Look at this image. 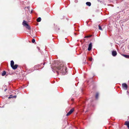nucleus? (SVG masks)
Instances as JSON below:
<instances>
[{
    "mask_svg": "<svg viewBox=\"0 0 129 129\" xmlns=\"http://www.w3.org/2000/svg\"><path fill=\"white\" fill-rule=\"evenodd\" d=\"M62 67H61L60 68L59 67H58V69L57 68V69L58 70H61V71L62 70V73L63 75H65L66 74V73L67 72V69L65 67H64L63 68L62 67Z\"/></svg>",
    "mask_w": 129,
    "mask_h": 129,
    "instance_id": "1",
    "label": "nucleus"
},
{
    "mask_svg": "<svg viewBox=\"0 0 129 129\" xmlns=\"http://www.w3.org/2000/svg\"><path fill=\"white\" fill-rule=\"evenodd\" d=\"M22 24L28 30H30L31 28L29 25L27 23V22L25 20H23L22 22Z\"/></svg>",
    "mask_w": 129,
    "mask_h": 129,
    "instance_id": "2",
    "label": "nucleus"
},
{
    "mask_svg": "<svg viewBox=\"0 0 129 129\" xmlns=\"http://www.w3.org/2000/svg\"><path fill=\"white\" fill-rule=\"evenodd\" d=\"M122 86L124 89L126 90L127 89V86L125 83H123L122 84Z\"/></svg>",
    "mask_w": 129,
    "mask_h": 129,
    "instance_id": "3",
    "label": "nucleus"
},
{
    "mask_svg": "<svg viewBox=\"0 0 129 129\" xmlns=\"http://www.w3.org/2000/svg\"><path fill=\"white\" fill-rule=\"evenodd\" d=\"M74 109H71L70 111L66 115L68 116L71 114L73 111Z\"/></svg>",
    "mask_w": 129,
    "mask_h": 129,
    "instance_id": "4",
    "label": "nucleus"
},
{
    "mask_svg": "<svg viewBox=\"0 0 129 129\" xmlns=\"http://www.w3.org/2000/svg\"><path fill=\"white\" fill-rule=\"evenodd\" d=\"M18 65L17 64H15V65L12 66L11 67L13 70H15L17 69L18 67Z\"/></svg>",
    "mask_w": 129,
    "mask_h": 129,
    "instance_id": "5",
    "label": "nucleus"
},
{
    "mask_svg": "<svg viewBox=\"0 0 129 129\" xmlns=\"http://www.w3.org/2000/svg\"><path fill=\"white\" fill-rule=\"evenodd\" d=\"M92 47V44L91 43H90L88 46V51H90L91 50Z\"/></svg>",
    "mask_w": 129,
    "mask_h": 129,
    "instance_id": "6",
    "label": "nucleus"
},
{
    "mask_svg": "<svg viewBox=\"0 0 129 129\" xmlns=\"http://www.w3.org/2000/svg\"><path fill=\"white\" fill-rule=\"evenodd\" d=\"M112 55L113 56H115L117 55V53L116 51H113L112 52Z\"/></svg>",
    "mask_w": 129,
    "mask_h": 129,
    "instance_id": "7",
    "label": "nucleus"
},
{
    "mask_svg": "<svg viewBox=\"0 0 129 129\" xmlns=\"http://www.w3.org/2000/svg\"><path fill=\"white\" fill-rule=\"evenodd\" d=\"M125 124L126 125L128 128H129V121L125 122Z\"/></svg>",
    "mask_w": 129,
    "mask_h": 129,
    "instance_id": "8",
    "label": "nucleus"
},
{
    "mask_svg": "<svg viewBox=\"0 0 129 129\" xmlns=\"http://www.w3.org/2000/svg\"><path fill=\"white\" fill-rule=\"evenodd\" d=\"M52 71L54 73L56 72V67H54L52 68Z\"/></svg>",
    "mask_w": 129,
    "mask_h": 129,
    "instance_id": "9",
    "label": "nucleus"
},
{
    "mask_svg": "<svg viewBox=\"0 0 129 129\" xmlns=\"http://www.w3.org/2000/svg\"><path fill=\"white\" fill-rule=\"evenodd\" d=\"M14 64V62L13 60H11V61L10 65L11 67L13 66Z\"/></svg>",
    "mask_w": 129,
    "mask_h": 129,
    "instance_id": "10",
    "label": "nucleus"
},
{
    "mask_svg": "<svg viewBox=\"0 0 129 129\" xmlns=\"http://www.w3.org/2000/svg\"><path fill=\"white\" fill-rule=\"evenodd\" d=\"M41 18L40 17L38 18L37 20V21L38 22H40L41 21Z\"/></svg>",
    "mask_w": 129,
    "mask_h": 129,
    "instance_id": "11",
    "label": "nucleus"
},
{
    "mask_svg": "<svg viewBox=\"0 0 129 129\" xmlns=\"http://www.w3.org/2000/svg\"><path fill=\"white\" fill-rule=\"evenodd\" d=\"M86 4L89 6H90L91 5V3L90 2H87L86 3Z\"/></svg>",
    "mask_w": 129,
    "mask_h": 129,
    "instance_id": "12",
    "label": "nucleus"
},
{
    "mask_svg": "<svg viewBox=\"0 0 129 129\" xmlns=\"http://www.w3.org/2000/svg\"><path fill=\"white\" fill-rule=\"evenodd\" d=\"M6 74V72L5 71H3V72L2 74V76H5Z\"/></svg>",
    "mask_w": 129,
    "mask_h": 129,
    "instance_id": "13",
    "label": "nucleus"
},
{
    "mask_svg": "<svg viewBox=\"0 0 129 129\" xmlns=\"http://www.w3.org/2000/svg\"><path fill=\"white\" fill-rule=\"evenodd\" d=\"M123 55L124 57H125L126 58H128L129 57V55H125L123 54Z\"/></svg>",
    "mask_w": 129,
    "mask_h": 129,
    "instance_id": "14",
    "label": "nucleus"
},
{
    "mask_svg": "<svg viewBox=\"0 0 129 129\" xmlns=\"http://www.w3.org/2000/svg\"><path fill=\"white\" fill-rule=\"evenodd\" d=\"M12 95H10V96L8 98L10 99L11 98H13V97H14Z\"/></svg>",
    "mask_w": 129,
    "mask_h": 129,
    "instance_id": "15",
    "label": "nucleus"
},
{
    "mask_svg": "<svg viewBox=\"0 0 129 129\" xmlns=\"http://www.w3.org/2000/svg\"><path fill=\"white\" fill-rule=\"evenodd\" d=\"M98 95H99L98 94V93H97L96 94V96H95L96 98V99H97L98 98Z\"/></svg>",
    "mask_w": 129,
    "mask_h": 129,
    "instance_id": "16",
    "label": "nucleus"
},
{
    "mask_svg": "<svg viewBox=\"0 0 129 129\" xmlns=\"http://www.w3.org/2000/svg\"><path fill=\"white\" fill-rule=\"evenodd\" d=\"M32 42L33 43H34L35 42V40L34 39H33L32 40Z\"/></svg>",
    "mask_w": 129,
    "mask_h": 129,
    "instance_id": "17",
    "label": "nucleus"
},
{
    "mask_svg": "<svg viewBox=\"0 0 129 129\" xmlns=\"http://www.w3.org/2000/svg\"><path fill=\"white\" fill-rule=\"evenodd\" d=\"M99 29L100 30H102V28H101V27L100 25H99Z\"/></svg>",
    "mask_w": 129,
    "mask_h": 129,
    "instance_id": "18",
    "label": "nucleus"
},
{
    "mask_svg": "<svg viewBox=\"0 0 129 129\" xmlns=\"http://www.w3.org/2000/svg\"><path fill=\"white\" fill-rule=\"evenodd\" d=\"M92 60V58H89V60L90 61H91Z\"/></svg>",
    "mask_w": 129,
    "mask_h": 129,
    "instance_id": "19",
    "label": "nucleus"
},
{
    "mask_svg": "<svg viewBox=\"0 0 129 129\" xmlns=\"http://www.w3.org/2000/svg\"><path fill=\"white\" fill-rule=\"evenodd\" d=\"M27 8V9H28V10H29V9L30 7H27V8Z\"/></svg>",
    "mask_w": 129,
    "mask_h": 129,
    "instance_id": "20",
    "label": "nucleus"
},
{
    "mask_svg": "<svg viewBox=\"0 0 129 129\" xmlns=\"http://www.w3.org/2000/svg\"><path fill=\"white\" fill-rule=\"evenodd\" d=\"M13 97H13V98H16V95L13 96Z\"/></svg>",
    "mask_w": 129,
    "mask_h": 129,
    "instance_id": "21",
    "label": "nucleus"
},
{
    "mask_svg": "<svg viewBox=\"0 0 129 129\" xmlns=\"http://www.w3.org/2000/svg\"><path fill=\"white\" fill-rule=\"evenodd\" d=\"M91 36H87V37H91Z\"/></svg>",
    "mask_w": 129,
    "mask_h": 129,
    "instance_id": "22",
    "label": "nucleus"
},
{
    "mask_svg": "<svg viewBox=\"0 0 129 129\" xmlns=\"http://www.w3.org/2000/svg\"><path fill=\"white\" fill-rule=\"evenodd\" d=\"M7 90V88H6V89H5V90L4 91H6Z\"/></svg>",
    "mask_w": 129,
    "mask_h": 129,
    "instance_id": "23",
    "label": "nucleus"
},
{
    "mask_svg": "<svg viewBox=\"0 0 129 129\" xmlns=\"http://www.w3.org/2000/svg\"><path fill=\"white\" fill-rule=\"evenodd\" d=\"M32 12H33L32 10L31 11V13H32Z\"/></svg>",
    "mask_w": 129,
    "mask_h": 129,
    "instance_id": "24",
    "label": "nucleus"
},
{
    "mask_svg": "<svg viewBox=\"0 0 129 129\" xmlns=\"http://www.w3.org/2000/svg\"><path fill=\"white\" fill-rule=\"evenodd\" d=\"M6 87V86H4V87Z\"/></svg>",
    "mask_w": 129,
    "mask_h": 129,
    "instance_id": "25",
    "label": "nucleus"
}]
</instances>
